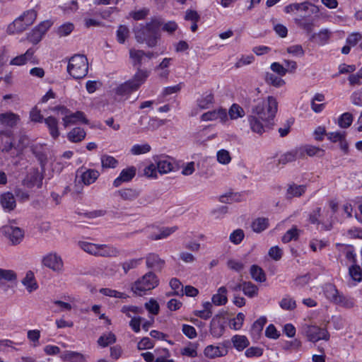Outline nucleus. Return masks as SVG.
<instances>
[{
  "label": "nucleus",
  "instance_id": "nucleus-9",
  "mask_svg": "<svg viewBox=\"0 0 362 362\" xmlns=\"http://www.w3.org/2000/svg\"><path fill=\"white\" fill-rule=\"evenodd\" d=\"M153 159L160 174L164 175L175 171V163L172 157L166 155H158L154 156Z\"/></svg>",
  "mask_w": 362,
  "mask_h": 362
},
{
  "label": "nucleus",
  "instance_id": "nucleus-60",
  "mask_svg": "<svg viewBox=\"0 0 362 362\" xmlns=\"http://www.w3.org/2000/svg\"><path fill=\"white\" fill-rule=\"evenodd\" d=\"M98 244H94L88 242H79L78 245L79 247L86 252L92 255H97V250H98Z\"/></svg>",
  "mask_w": 362,
  "mask_h": 362
},
{
  "label": "nucleus",
  "instance_id": "nucleus-11",
  "mask_svg": "<svg viewBox=\"0 0 362 362\" xmlns=\"http://www.w3.org/2000/svg\"><path fill=\"white\" fill-rule=\"evenodd\" d=\"M228 342H223L218 346L208 345L204 350V354L209 358L224 356L228 354Z\"/></svg>",
  "mask_w": 362,
  "mask_h": 362
},
{
  "label": "nucleus",
  "instance_id": "nucleus-8",
  "mask_svg": "<svg viewBox=\"0 0 362 362\" xmlns=\"http://www.w3.org/2000/svg\"><path fill=\"white\" fill-rule=\"evenodd\" d=\"M42 265L56 273L64 271V261L62 257L55 252L46 254L42 258Z\"/></svg>",
  "mask_w": 362,
  "mask_h": 362
},
{
  "label": "nucleus",
  "instance_id": "nucleus-16",
  "mask_svg": "<svg viewBox=\"0 0 362 362\" xmlns=\"http://www.w3.org/2000/svg\"><path fill=\"white\" fill-rule=\"evenodd\" d=\"M327 139L332 143L339 142L340 148L347 153L349 150V144L346 139V132H332L327 134Z\"/></svg>",
  "mask_w": 362,
  "mask_h": 362
},
{
  "label": "nucleus",
  "instance_id": "nucleus-41",
  "mask_svg": "<svg viewBox=\"0 0 362 362\" xmlns=\"http://www.w3.org/2000/svg\"><path fill=\"white\" fill-rule=\"evenodd\" d=\"M100 161L103 168H115L119 164L118 160L115 157L107 154L101 156Z\"/></svg>",
  "mask_w": 362,
  "mask_h": 362
},
{
  "label": "nucleus",
  "instance_id": "nucleus-5",
  "mask_svg": "<svg viewBox=\"0 0 362 362\" xmlns=\"http://www.w3.org/2000/svg\"><path fill=\"white\" fill-rule=\"evenodd\" d=\"M88 71V62L86 56L75 54L71 57L68 63L67 71L74 78H84Z\"/></svg>",
  "mask_w": 362,
  "mask_h": 362
},
{
  "label": "nucleus",
  "instance_id": "nucleus-47",
  "mask_svg": "<svg viewBox=\"0 0 362 362\" xmlns=\"http://www.w3.org/2000/svg\"><path fill=\"white\" fill-rule=\"evenodd\" d=\"M250 274L252 278L257 282H264L266 276L262 269L257 265H252L250 268Z\"/></svg>",
  "mask_w": 362,
  "mask_h": 362
},
{
  "label": "nucleus",
  "instance_id": "nucleus-48",
  "mask_svg": "<svg viewBox=\"0 0 362 362\" xmlns=\"http://www.w3.org/2000/svg\"><path fill=\"white\" fill-rule=\"evenodd\" d=\"M334 303L344 308L350 309L354 306L355 300L352 298L339 294Z\"/></svg>",
  "mask_w": 362,
  "mask_h": 362
},
{
  "label": "nucleus",
  "instance_id": "nucleus-62",
  "mask_svg": "<svg viewBox=\"0 0 362 362\" xmlns=\"http://www.w3.org/2000/svg\"><path fill=\"white\" fill-rule=\"evenodd\" d=\"M144 306L145 308L149 312V313L153 315H156L159 313L160 306L155 299H150L149 301L144 304Z\"/></svg>",
  "mask_w": 362,
  "mask_h": 362
},
{
  "label": "nucleus",
  "instance_id": "nucleus-6",
  "mask_svg": "<svg viewBox=\"0 0 362 362\" xmlns=\"http://www.w3.org/2000/svg\"><path fill=\"white\" fill-rule=\"evenodd\" d=\"M37 16V10L31 8L23 12L11 24L8 26L9 33H21L27 29L35 21Z\"/></svg>",
  "mask_w": 362,
  "mask_h": 362
},
{
  "label": "nucleus",
  "instance_id": "nucleus-22",
  "mask_svg": "<svg viewBox=\"0 0 362 362\" xmlns=\"http://www.w3.org/2000/svg\"><path fill=\"white\" fill-rule=\"evenodd\" d=\"M214 102V94L211 92H206L197 100V105L199 108L205 110L212 106Z\"/></svg>",
  "mask_w": 362,
  "mask_h": 362
},
{
  "label": "nucleus",
  "instance_id": "nucleus-56",
  "mask_svg": "<svg viewBox=\"0 0 362 362\" xmlns=\"http://www.w3.org/2000/svg\"><path fill=\"white\" fill-rule=\"evenodd\" d=\"M286 52L294 57H303L305 50L300 45H293L286 48Z\"/></svg>",
  "mask_w": 362,
  "mask_h": 362
},
{
  "label": "nucleus",
  "instance_id": "nucleus-55",
  "mask_svg": "<svg viewBox=\"0 0 362 362\" xmlns=\"http://www.w3.org/2000/svg\"><path fill=\"white\" fill-rule=\"evenodd\" d=\"M99 292L104 296L112 297V298H127V295L126 293L117 291L114 289L108 288H100Z\"/></svg>",
  "mask_w": 362,
  "mask_h": 362
},
{
  "label": "nucleus",
  "instance_id": "nucleus-2",
  "mask_svg": "<svg viewBox=\"0 0 362 362\" xmlns=\"http://www.w3.org/2000/svg\"><path fill=\"white\" fill-rule=\"evenodd\" d=\"M162 24L159 18H153L146 25L140 24L134 29L135 37L140 43L146 42L150 47L156 46L158 37V31Z\"/></svg>",
  "mask_w": 362,
  "mask_h": 362
},
{
  "label": "nucleus",
  "instance_id": "nucleus-53",
  "mask_svg": "<svg viewBox=\"0 0 362 362\" xmlns=\"http://www.w3.org/2000/svg\"><path fill=\"white\" fill-rule=\"evenodd\" d=\"M353 120V115L350 112H344L339 117L338 125L341 128L346 129L351 125Z\"/></svg>",
  "mask_w": 362,
  "mask_h": 362
},
{
  "label": "nucleus",
  "instance_id": "nucleus-37",
  "mask_svg": "<svg viewBox=\"0 0 362 362\" xmlns=\"http://www.w3.org/2000/svg\"><path fill=\"white\" fill-rule=\"evenodd\" d=\"M266 322V317H261L253 323L251 329V335L252 337L255 339L259 338Z\"/></svg>",
  "mask_w": 362,
  "mask_h": 362
},
{
  "label": "nucleus",
  "instance_id": "nucleus-27",
  "mask_svg": "<svg viewBox=\"0 0 362 362\" xmlns=\"http://www.w3.org/2000/svg\"><path fill=\"white\" fill-rule=\"evenodd\" d=\"M100 173L95 169H87L81 175V179L86 185L94 183L98 178Z\"/></svg>",
  "mask_w": 362,
  "mask_h": 362
},
{
  "label": "nucleus",
  "instance_id": "nucleus-30",
  "mask_svg": "<svg viewBox=\"0 0 362 362\" xmlns=\"http://www.w3.org/2000/svg\"><path fill=\"white\" fill-rule=\"evenodd\" d=\"M226 293L227 289L225 286L220 287L217 293L212 296V303L216 305H225L228 301Z\"/></svg>",
  "mask_w": 362,
  "mask_h": 362
},
{
  "label": "nucleus",
  "instance_id": "nucleus-31",
  "mask_svg": "<svg viewBox=\"0 0 362 362\" xmlns=\"http://www.w3.org/2000/svg\"><path fill=\"white\" fill-rule=\"evenodd\" d=\"M321 208L318 207L316 209L313 210V212L310 214L309 221L312 224L322 225V227L324 228L325 230H329L331 228V225L327 226L325 224L322 219H320L321 218Z\"/></svg>",
  "mask_w": 362,
  "mask_h": 362
},
{
  "label": "nucleus",
  "instance_id": "nucleus-3",
  "mask_svg": "<svg viewBox=\"0 0 362 362\" xmlns=\"http://www.w3.org/2000/svg\"><path fill=\"white\" fill-rule=\"evenodd\" d=\"M149 72L146 70L138 69L134 76L125 83L119 85L116 89V93L121 96H127L136 91L146 81Z\"/></svg>",
  "mask_w": 362,
  "mask_h": 362
},
{
  "label": "nucleus",
  "instance_id": "nucleus-46",
  "mask_svg": "<svg viewBox=\"0 0 362 362\" xmlns=\"http://www.w3.org/2000/svg\"><path fill=\"white\" fill-rule=\"evenodd\" d=\"M224 332V327L218 321L213 320L210 325V333L215 338L221 337Z\"/></svg>",
  "mask_w": 362,
  "mask_h": 362
},
{
  "label": "nucleus",
  "instance_id": "nucleus-49",
  "mask_svg": "<svg viewBox=\"0 0 362 362\" xmlns=\"http://www.w3.org/2000/svg\"><path fill=\"white\" fill-rule=\"evenodd\" d=\"M279 306L285 310H293L296 308V303L292 297L286 295L279 301Z\"/></svg>",
  "mask_w": 362,
  "mask_h": 362
},
{
  "label": "nucleus",
  "instance_id": "nucleus-33",
  "mask_svg": "<svg viewBox=\"0 0 362 362\" xmlns=\"http://www.w3.org/2000/svg\"><path fill=\"white\" fill-rule=\"evenodd\" d=\"M228 114V117H229L230 119L235 120L239 118H243L245 115V112L244 109L237 103H233L229 108Z\"/></svg>",
  "mask_w": 362,
  "mask_h": 362
},
{
  "label": "nucleus",
  "instance_id": "nucleus-42",
  "mask_svg": "<svg viewBox=\"0 0 362 362\" xmlns=\"http://www.w3.org/2000/svg\"><path fill=\"white\" fill-rule=\"evenodd\" d=\"M243 291L247 297L253 298L257 296L258 288L250 281H244L243 283Z\"/></svg>",
  "mask_w": 362,
  "mask_h": 362
},
{
  "label": "nucleus",
  "instance_id": "nucleus-18",
  "mask_svg": "<svg viewBox=\"0 0 362 362\" xmlns=\"http://www.w3.org/2000/svg\"><path fill=\"white\" fill-rule=\"evenodd\" d=\"M119 254V250L114 245L105 244L98 245L96 256L103 257H117Z\"/></svg>",
  "mask_w": 362,
  "mask_h": 362
},
{
  "label": "nucleus",
  "instance_id": "nucleus-61",
  "mask_svg": "<svg viewBox=\"0 0 362 362\" xmlns=\"http://www.w3.org/2000/svg\"><path fill=\"white\" fill-rule=\"evenodd\" d=\"M158 169L155 163L146 165L144 169V175L148 178L156 179L158 177Z\"/></svg>",
  "mask_w": 362,
  "mask_h": 362
},
{
  "label": "nucleus",
  "instance_id": "nucleus-38",
  "mask_svg": "<svg viewBox=\"0 0 362 362\" xmlns=\"http://www.w3.org/2000/svg\"><path fill=\"white\" fill-rule=\"evenodd\" d=\"M324 294L325 297L332 303H335L337 300L338 296H339V293L338 292L336 287L332 284H327L324 287Z\"/></svg>",
  "mask_w": 362,
  "mask_h": 362
},
{
  "label": "nucleus",
  "instance_id": "nucleus-51",
  "mask_svg": "<svg viewBox=\"0 0 362 362\" xmlns=\"http://www.w3.org/2000/svg\"><path fill=\"white\" fill-rule=\"evenodd\" d=\"M265 81L269 85L279 88L285 84L284 80L272 73H267L265 76Z\"/></svg>",
  "mask_w": 362,
  "mask_h": 362
},
{
  "label": "nucleus",
  "instance_id": "nucleus-24",
  "mask_svg": "<svg viewBox=\"0 0 362 362\" xmlns=\"http://www.w3.org/2000/svg\"><path fill=\"white\" fill-rule=\"evenodd\" d=\"M177 230V226L173 227H163L159 229L158 232L153 233L150 235L149 238L152 240H158L165 239L169 237L171 234L175 233Z\"/></svg>",
  "mask_w": 362,
  "mask_h": 362
},
{
  "label": "nucleus",
  "instance_id": "nucleus-36",
  "mask_svg": "<svg viewBox=\"0 0 362 362\" xmlns=\"http://www.w3.org/2000/svg\"><path fill=\"white\" fill-rule=\"evenodd\" d=\"M306 189L305 185H298L296 184L290 185L287 189V197H298L305 193Z\"/></svg>",
  "mask_w": 362,
  "mask_h": 362
},
{
  "label": "nucleus",
  "instance_id": "nucleus-59",
  "mask_svg": "<svg viewBox=\"0 0 362 362\" xmlns=\"http://www.w3.org/2000/svg\"><path fill=\"white\" fill-rule=\"evenodd\" d=\"M74 29V25L72 23H65L60 25L57 30V33L59 37H65L71 33Z\"/></svg>",
  "mask_w": 362,
  "mask_h": 362
},
{
  "label": "nucleus",
  "instance_id": "nucleus-26",
  "mask_svg": "<svg viewBox=\"0 0 362 362\" xmlns=\"http://www.w3.org/2000/svg\"><path fill=\"white\" fill-rule=\"evenodd\" d=\"M22 284L25 287L28 293H32L36 291L38 288L34 274L30 271L26 273L25 276L22 280Z\"/></svg>",
  "mask_w": 362,
  "mask_h": 362
},
{
  "label": "nucleus",
  "instance_id": "nucleus-23",
  "mask_svg": "<svg viewBox=\"0 0 362 362\" xmlns=\"http://www.w3.org/2000/svg\"><path fill=\"white\" fill-rule=\"evenodd\" d=\"M60 358L64 361L69 362H86L85 356L76 351H65L60 355Z\"/></svg>",
  "mask_w": 362,
  "mask_h": 362
},
{
  "label": "nucleus",
  "instance_id": "nucleus-10",
  "mask_svg": "<svg viewBox=\"0 0 362 362\" xmlns=\"http://www.w3.org/2000/svg\"><path fill=\"white\" fill-rule=\"evenodd\" d=\"M35 49L30 48L24 54L13 58L10 62V64L13 66H23L28 63L37 64H38V59L35 57Z\"/></svg>",
  "mask_w": 362,
  "mask_h": 362
},
{
  "label": "nucleus",
  "instance_id": "nucleus-64",
  "mask_svg": "<svg viewBox=\"0 0 362 362\" xmlns=\"http://www.w3.org/2000/svg\"><path fill=\"white\" fill-rule=\"evenodd\" d=\"M129 33V31L127 26L122 25H119L117 30V41L119 43L123 44L128 37Z\"/></svg>",
  "mask_w": 362,
  "mask_h": 362
},
{
  "label": "nucleus",
  "instance_id": "nucleus-25",
  "mask_svg": "<svg viewBox=\"0 0 362 362\" xmlns=\"http://www.w3.org/2000/svg\"><path fill=\"white\" fill-rule=\"evenodd\" d=\"M165 264V261L155 253H149L146 257V264L148 268L161 269Z\"/></svg>",
  "mask_w": 362,
  "mask_h": 362
},
{
  "label": "nucleus",
  "instance_id": "nucleus-4",
  "mask_svg": "<svg viewBox=\"0 0 362 362\" xmlns=\"http://www.w3.org/2000/svg\"><path fill=\"white\" fill-rule=\"evenodd\" d=\"M159 279L152 272L146 273L132 286V291L138 296H143L158 286Z\"/></svg>",
  "mask_w": 362,
  "mask_h": 362
},
{
  "label": "nucleus",
  "instance_id": "nucleus-28",
  "mask_svg": "<svg viewBox=\"0 0 362 362\" xmlns=\"http://www.w3.org/2000/svg\"><path fill=\"white\" fill-rule=\"evenodd\" d=\"M86 133L83 128L75 127L67 134L69 141L74 143L83 141L86 137Z\"/></svg>",
  "mask_w": 362,
  "mask_h": 362
},
{
  "label": "nucleus",
  "instance_id": "nucleus-20",
  "mask_svg": "<svg viewBox=\"0 0 362 362\" xmlns=\"http://www.w3.org/2000/svg\"><path fill=\"white\" fill-rule=\"evenodd\" d=\"M300 158H302V151L299 149V148H296L282 154L279 159V163L282 165H286Z\"/></svg>",
  "mask_w": 362,
  "mask_h": 362
},
{
  "label": "nucleus",
  "instance_id": "nucleus-57",
  "mask_svg": "<svg viewBox=\"0 0 362 362\" xmlns=\"http://www.w3.org/2000/svg\"><path fill=\"white\" fill-rule=\"evenodd\" d=\"M245 320V315L239 313L235 317L230 321L229 327L234 330H239L242 328Z\"/></svg>",
  "mask_w": 362,
  "mask_h": 362
},
{
  "label": "nucleus",
  "instance_id": "nucleus-12",
  "mask_svg": "<svg viewBox=\"0 0 362 362\" xmlns=\"http://www.w3.org/2000/svg\"><path fill=\"white\" fill-rule=\"evenodd\" d=\"M129 56L133 62L134 66L140 67L143 64L149 61L153 56L152 52H145L143 50L131 49L129 50ZM138 69H140L138 68Z\"/></svg>",
  "mask_w": 362,
  "mask_h": 362
},
{
  "label": "nucleus",
  "instance_id": "nucleus-52",
  "mask_svg": "<svg viewBox=\"0 0 362 362\" xmlns=\"http://www.w3.org/2000/svg\"><path fill=\"white\" fill-rule=\"evenodd\" d=\"M151 148L148 144H134L132 146L130 152L132 155L138 156L147 153L151 151Z\"/></svg>",
  "mask_w": 362,
  "mask_h": 362
},
{
  "label": "nucleus",
  "instance_id": "nucleus-19",
  "mask_svg": "<svg viewBox=\"0 0 362 362\" xmlns=\"http://www.w3.org/2000/svg\"><path fill=\"white\" fill-rule=\"evenodd\" d=\"M20 121V116L13 112H6L0 114V123L3 126L12 128L16 127Z\"/></svg>",
  "mask_w": 362,
  "mask_h": 362
},
{
  "label": "nucleus",
  "instance_id": "nucleus-63",
  "mask_svg": "<svg viewBox=\"0 0 362 362\" xmlns=\"http://www.w3.org/2000/svg\"><path fill=\"white\" fill-rule=\"evenodd\" d=\"M216 157L218 163L223 165H227L231 160L229 152L225 149L219 150L216 153Z\"/></svg>",
  "mask_w": 362,
  "mask_h": 362
},
{
  "label": "nucleus",
  "instance_id": "nucleus-13",
  "mask_svg": "<svg viewBox=\"0 0 362 362\" xmlns=\"http://www.w3.org/2000/svg\"><path fill=\"white\" fill-rule=\"evenodd\" d=\"M4 232L13 245L19 244L24 238V230L19 227L6 226Z\"/></svg>",
  "mask_w": 362,
  "mask_h": 362
},
{
  "label": "nucleus",
  "instance_id": "nucleus-50",
  "mask_svg": "<svg viewBox=\"0 0 362 362\" xmlns=\"http://www.w3.org/2000/svg\"><path fill=\"white\" fill-rule=\"evenodd\" d=\"M269 226V220L266 218H258L252 223V228L256 233H260Z\"/></svg>",
  "mask_w": 362,
  "mask_h": 362
},
{
  "label": "nucleus",
  "instance_id": "nucleus-1",
  "mask_svg": "<svg viewBox=\"0 0 362 362\" xmlns=\"http://www.w3.org/2000/svg\"><path fill=\"white\" fill-rule=\"evenodd\" d=\"M278 101L272 95L263 98L252 107L251 115L247 116V121L251 131L262 135L272 128L274 119L278 111Z\"/></svg>",
  "mask_w": 362,
  "mask_h": 362
},
{
  "label": "nucleus",
  "instance_id": "nucleus-14",
  "mask_svg": "<svg viewBox=\"0 0 362 362\" xmlns=\"http://www.w3.org/2000/svg\"><path fill=\"white\" fill-rule=\"evenodd\" d=\"M201 119L204 122L219 120L224 123L228 121V114L225 109L219 108L204 113L201 116Z\"/></svg>",
  "mask_w": 362,
  "mask_h": 362
},
{
  "label": "nucleus",
  "instance_id": "nucleus-40",
  "mask_svg": "<svg viewBox=\"0 0 362 362\" xmlns=\"http://www.w3.org/2000/svg\"><path fill=\"white\" fill-rule=\"evenodd\" d=\"M300 230L297 226H293L291 229L288 230L286 233L282 236L281 241L284 243H288L291 240H298L300 235Z\"/></svg>",
  "mask_w": 362,
  "mask_h": 362
},
{
  "label": "nucleus",
  "instance_id": "nucleus-58",
  "mask_svg": "<svg viewBox=\"0 0 362 362\" xmlns=\"http://www.w3.org/2000/svg\"><path fill=\"white\" fill-rule=\"evenodd\" d=\"M121 312L126 315L128 317H133L132 314H141L144 310L143 308L134 305H124L121 308Z\"/></svg>",
  "mask_w": 362,
  "mask_h": 362
},
{
  "label": "nucleus",
  "instance_id": "nucleus-54",
  "mask_svg": "<svg viewBox=\"0 0 362 362\" xmlns=\"http://www.w3.org/2000/svg\"><path fill=\"white\" fill-rule=\"evenodd\" d=\"M116 341V337L112 332H109L107 334H103L98 339V344L102 347L107 346L110 344H114Z\"/></svg>",
  "mask_w": 362,
  "mask_h": 362
},
{
  "label": "nucleus",
  "instance_id": "nucleus-45",
  "mask_svg": "<svg viewBox=\"0 0 362 362\" xmlns=\"http://www.w3.org/2000/svg\"><path fill=\"white\" fill-rule=\"evenodd\" d=\"M331 37V33L328 29H322L318 33L314 34L313 37L320 45H324L328 42Z\"/></svg>",
  "mask_w": 362,
  "mask_h": 362
},
{
  "label": "nucleus",
  "instance_id": "nucleus-39",
  "mask_svg": "<svg viewBox=\"0 0 362 362\" xmlns=\"http://www.w3.org/2000/svg\"><path fill=\"white\" fill-rule=\"evenodd\" d=\"M198 345L195 343L189 342V344L180 349V354L183 356L188 358H195L197 356Z\"/></svg>",
  "mask_w": 362,
  "mask_h": 362
},
{
  "label": "nucleus",
  "instance_id": "nucleus-7",
  "mask_svg": "<svg viewBox=\"0 0 362 362\" xmlns=\"http://www.w3.org/2000/svg\"><path fill=\"white\" fill-rule=\"evenodd\" d=\"M301 331L309 341L314 343L320 340L328 341L330 337L326 329L316 325L304 324L301 327Z\"/></svg>",
  "mask_w": 362,
  "mask_h": 362
},
{
  "label": "nucleus",
  "instance_id": "nucleus-15",
  "mask_svg": "<svg viewBox=\"0 0 362 362\" xmlns=\"http://www.w3.org/2000/svg\"><path fill=\"white\" fill-rule=\"evenodd\" d=\"M136 173V169L134 166L123 169L119 176L113 181V186L118 187L124 182H130L135 177Z\"/></svg>",
  "mask_w": 362,
  "mask_h": 362
},
{
  "label": "nucleus",
  "instance_id": "nucleus-21",
  "mask_svg": "<svg viewBox=\"0 0 362 362\" xmlns=\"http://www.w3.org/2000/svg\"><path fill=\"white\" fill-rule=\"evenodd\" d=\"M0 204L6 211H11L16 206V202L13 194L11 192H5L0 197Z\"/></svg>",
  "mask_w": 362,
  "mask_h": 362
},
{
  "label": "nucleus",
  "instance_id": "nucleus-44",
  "mask_svg": "<svg viewBox=\"0 0 362 362\" xmlns=\"http://www.w3.org/2000/svg\"><path fill=\"white\" fill-rule=\"evenodd\" d=\"M16 278V274L13 270L0 268V286L4 282L14 281Z\"/></svg>",
  "mask_w": 362,
  "mask_h": 362
},
{
  "label": "nucleus",
  "instance_id": "nucleus-35",
  "mask_svg": "<svg viewBox=\"0 0 362 362\" xmlns=\"http://www.w3.org/2000/svg\"><path fill=\"white\" fill-rule=\"evenodd\" d=\"M298 148L302 151V158H304L305 155L309 156H322L325 153V151L323 149L314 146L308 145Z\"/></svg>",
  "mask_w": 362,
  "mask_h": 362
},
{
  "label": "nucleus",
  "instance_id": "nucleus-43",
  "mask_svg": "<svg viewBox=\"0 0 362 362\" xmlns=\"http://www.w3.org/2000/svg\"><path fill=\"white\" fill-rule=\"evenodd\" d=\"M143 258H134L128 259L122 263V267L124 273L127 274L129 271L137 268L142 262Z\"/></svg>",
  "mask_w": 362,
  "mask_h": 362
},
{
  "label": "nucleus",
  "instance_id": "nucleus-34",
  "mask_svg": "<svg viewBox=\"0 0 362 362\" xmlns=\"http://www.w3.org/2000/svg\"><path fill=\"white\" fill-rule=\"evenodd\" d=\"M116 193L124 201H133L139 195V192L137 190L131 188L122 189L118 190Z\"/></svg>",
  "mask_w": 362,
  "mask_h": 362
},
{
  "label": "nucleus",
  "instance_id": "nucleus-32",
  "mask_svg": "<svg viewBox=\"0 0 362 362\" xmlns=\"http://www.w3.org/2000/svg\"><path fill=\"white\" fill-rule=\"evenodd\" d=\"M231 341L238 351L244 350L250 344L249 340L244 335L236 334L232 337Z\"/></svg>",
  "mask_w": 362,
  "mask_h": 362
},
{
  "label": "nucleus",
  "instance_id": "nucleus-17",
  "mask_svg": "<svg viewBox=\"0 0 362 362\" xmlns=\"http://www.w3.org/2000/svg\"><path fill=\"white\" fill-rule=\"evenodd\" d=\"M62 122L64 127L70 125L76 124L78 122L88 124V120L86 119L85 114L81 111L76 112H70L69 117H62Z\"/></svg>",
  "mask_w": 362,
  "mask_h": 362
},
{
  "label": "nucleus",
  "instance_id": "nucleus-29",
  "mask_svg": "<svg viewBox=\"0 0 362 362\" xmlns=\"http://www.w3.org/2000/svg\"><path fill=\"white\" fill-rule=\"evenodd\" d=\"M45 123L49 129V132L52 138L57 139L59 136L58 129V120L52 116H49L44 119Z\"/></svg>",
  "mask_w": 362,
  "mask_h": 362
}]
</instances>
